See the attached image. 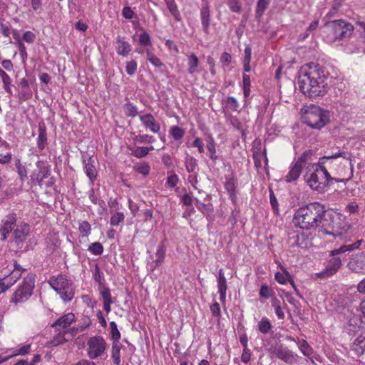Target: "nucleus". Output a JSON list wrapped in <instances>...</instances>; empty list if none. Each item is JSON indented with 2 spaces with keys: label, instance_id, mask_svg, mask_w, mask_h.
<instances>
[{
  "label": "nucleus",
  "instance_id": "dca6fc26",
  "mask_svg": "<svg viewBox=\"0 0 365 365\" xmlns=\"http://www.w3.org/2000/svg\"><path fill=\"white\" fill-rule=\"evenodd\" d=\"M217 289L220 294V299L224 302L226 299V292L227 289V280L224 275L223 269H220L217 277Z\"/></svg>",
  "mask_w": 365,
  "mask_h": 365
},
{
  "label": "nucleus",
  "instance_id": "7ed1b4c3",
  "mask_svg": "<svg viewBox=\"0 0 365 365\" xmlns=\"http://www.w3.org/2000/svg\"><path fill=\"white\" fill-rule=\"evenodd\" d=\"M312 168L314 171L312 173L307 172L304 176V180L312 190H316L319 193L326 192L328 187L333 184L334 181L337 182H344L346 183V182L350 179L339 180L332 178L322 160L318 161L317 164H313Z\"/></svg>",
  "mask_w": 365,
  "mask_h": 365
},
{
  "label": "nucleus",
  "instance_id": "a211bd4d",
  "mask_svg": "<svg viewBox=\"0 0 365 365\" xmlns=\"http://www.w3.org/2000/svg\"><path fill=\"white\" fill-rule=\"evenodd\" d=\"M165 252L166 247L164 243L162 242L158 245V250L155 253L156 259L153 260L150 264L152 272L154 271L157 267H158L163 263L165 257Z\"/></svg>",
  "mask_w": 365,
  "mask_h": 365
},
{
  "label": "nucleus",
  "instance_id": "3c124183",
  "mask_svg": "<svg viewBox=\"0 0 365 365\" xmlns=\"http://www.w3.org/2000/svg\"><path fill=\"white\" fill-rule=\"evenodd\" d=\"M137 69V63L135 61H130L126 63L125 71L128 75H133Z\"/></svg>",
  "mask_w": 365,
  "mask_h": 365
},
{
  "label": "nucleus",
  "instance_id": "39448f33",
  "mask_svg": "<svg viewBox=\"0 0 365 365\" xmlns=\"http://www.w3.org/2000/svg\"><path fill=\"white\" fill-rule=\"evenodd\" d=\"M16 225V215L14 213L6 216L0 224V240H6L11 233L9 242L12 247H18L23 242V230L14 229Z\"/></svg>",
  "mask_w": 365,
  "mask_h": 365
},
{
  "label": "nucleus",
  "instance_id": "4468645a",
  "mask_svg": "<svg viewBox=\"0 0 365 365\" xmlns=\"http://www.w3.org/2000/svg\"><path fill=\"white\" fill-rule=\"evenodd\" d=\"M140 120L143 125L149 128L153 133H157L160 129V125L156 122L154 116L151 113H147L140 116Z\"/></svg>",
  "mask_w": 365,
  "mask_h": 365
},
{
  "label": "nucleus",
  "instance_id": "5701e85b",
  "mask_svg": "<svg viewBox=\"0 0 365 365\" xmlns=\"http://www.w3.org/2000/svg\"><path fill=\"white\" fill-rule=\"evenodd\" d=\"M121 348H122V344L119 341L116 340V341H113L111 357H112L113 362L115 365H119L120 363V351Z\"/></svg>",
  "mask_w": 365,
  "mask_h": 365
},
{
  "label": "nucleus",
  "instance_id": "8fccbe9b",
  "mask_svg": "<svg viewBox=\"0 0 365 365\" xmlns=\"http://www.w3.org/2000/svg\"><path fill=\"white\" fill-rule=\"evenodd\" d=\"M135 139H136L137 142L140 143H151L155 141V138H153V136L149 135L147 134L139 135L136 136Z\"/></svg>",
  "mask_w": 365,
  "mask_h": 365
},
{
  "label": "nucleus",
  "instance_id": "f257e3e1",
  "mask_svg": "<svg viewBox=\"0 0 365 365\" xmlns=\"http://www.w3.org/2000/svg\"><path fill=\"white\" fill-rule=\"evenodd\" d=\"M293 222L296 227L305 230L321 227L324 234L344 242L351 241L352 236L350 225L341 220L337 214L328 212L327 207L319 202H310L297 209Z\"/></svg>",
  "mask_w": 365,
  "mask_h": 365
},
{
  "label": "nucleus",
  "instance_id": "c756f323",
  "mask_svg": "<svg viewBox=\"0 0 365 365\" xmlns=\"http://www.w3.org/2000/svg\"><path fill=\"white\" fill-rule=\"evenodd\" d=\"M258 327L259 331L263 334H268L272 328V325L270 321L267 317H263L261 319V321L259 322Z\"/></svg>",
  "mask_w": 365,
  "mask_h": 365
},
{
  "label": "nucleus",
  "instance_id": "774afa93",
  "mask_svg": "<svg viewBox=\"0 0 365 365\" xmlns=\"http://www.w3.org/2000/svg\"><path fill=\"white\" fill-rule=\"evenodd\" d=\"M210 310L213 316L219 317H220V307L217 302H215L211 307Z\"/></svg>",
  "mask_w": 365,
  "mask_h": 365
},
{
  "label": "nucleus",
  "instance_id": "aec40b11",
  "mask_svg": "<svg viewBox=\"0 0 365 365\" xmlns=\"http://www.w3.org/2000/svg\"><path fill=\"white\" fill-rule=\"evenodd\" d=\"M35 287V274H29L24 278V298L29 297L33 294V289Z\"/></svg>",
  "mask_w": 365,
  "mask_h": 365
},
{
  "label": "nucleus",
  "instance_id": "f704fd0d",
  "mask_svg": "<svg viewBox=\"0 0 365 365\" xmlns=\"http://www.w3.org/2000/svg\"><path fill=\"white\" fill-rule=\"evenodd\" d=\"M269 201H270V205L272 206V209L273 210L274 213L276 215H279V210L278 201H277V199L274 192L271 189L269 190Z\"/></svg>",
  "mask_w": 365,
  "mask_h": 365
},
{
  "label": "nucleus",
  "instance_id": "f3484780",
  "mask_svg": "<svg viewBox=\"0 0 365 365\" xmlns=\"http://www.w3.org/2000/svg\"><path fill=\"white\" fill-rule=\"evenodd\" d=\"M93 162L91 157L83 158V159L85 173L92 182L95 181L97 177V170L93 165Z\"/></svg>",
  "mask_w": 365,
  "mask_h": 365
},
{
  "label": "nucleus",
  "instance_id": "1a4fd4ad",
  "mask_svg": "<svg viewBox=\"0 0 365 365\" xmlns=\"http://www.w3.org/2000/svg\"><path fill=\"white\" fill-rule=\"evenodd\" d=\"M267 351L269 354L276 356L287 364L293 365L297 362L298 356L279 342L272 344Z\"/></svg>",
  "mask_w": 365,
  "mask_h": 365
},
{
  "label": "nucleus",
  "instance_id": "5fc2aeb1",
  "mask_svg": "<svg viewBox=\"0 0 365 365\" xmlns=\"http://www.w3.org/2000/svg\"><path fill=\"white\" fill-rule=\"evenodd\" d=\"M139 43L142 46H148L151 43L150 35L147 32H143L139 38Z\"/></svg>",
  "mask_w": 365,
  "mask_h": 365
},
{
  "label": "nucleus",
  "instance_id": "a18cd8bd",
  "mask_svg": "<svg viewBox=\"0 0 365 365\" xmlns=\"http://www.w3.org/2000/svg\"><path fill=\"white\" fill-rule=\"evenodd\" d=\"M135 170L140 174H142L144 176H146L149 174L150 168V165L147 163H141L138 165L135 166Z\"/></svg>",
  "mask_w": 365,
  "mask_h": 365
},
{
  "label": "nucleus",
  "instance_id": "9d476101",
  "mask_svg": "<svg viewBox=\"0 0 365 365\" xmlns=\"http://www.w3.org/2000/svg\"><path fill=\"white\" fill-rule=\"evenodd\" d=\"M93 278L95 281L99 284V286L102 287V290L101 291V294L103 302V309L107 314H108L111 311L110 305L113 304V300L111 298L110 292L108 287H106L103 285V274L101 271L100 267L98 264H96L93 273Z\"/></svg>",
  "mask_w": 365,
  "mask_h": 365
},
{
  "label": "nucleus",
  "instance_id": "0eeeda50",
  "mask_svg": "<svg viewBox=\"0 0 365 365\" xmlns=\"http://www.w3.org/2000/svg\"><path fill=\"white\" fill-rule=\"evenodd\" d=\"M48 282L63 302H71L73 299L75 288L73 282L66 275L61 274L56 277L52 276Z\"/></svg>",
  "mask_w": 365,
  "mask_h": 365
},
{
  "label": "nucleus",
  "instance_id": "412c9836",
  "mask_svg": "<svg viewBox=\"0 0 365 365\" xmlns=\"http://www.w3.org/2000/svg\"><path fill=\"white\" fill-rule=\"evenodd\" d=\"M303 166L300 164H298L297 162H296L290 168V170L289 171L288 174L286 175V181L288 182H291L293 181L297 180L302 170Z\"/></svg>",
  "mask_w": 365,
  "mask_h": 365
},
{
  "label": "nucleus",
  "instance_id": "864d4df0",
  "mask_svg": "<svg viewBox=\"0 0 365 365\" xmlns=\"http://www.w3.org/2000/svg\"><path fill=\"white\" fill-rule=\"evenodd\" d=\"M259 296L264 299H268L271 297V290L267 284H262L261 286Z\"/></svg>",
  "mask_w": 365,
  "mask_h": 365
},
{
  "label": "nucleus",
  "instance_id": "09e8293b",
  "mask_svg": "<svg viewBox=\"0 0 365 365\" xmlns=\"http://www.w3.org/2000/svg\"><path fill=\"white\" fill-rule=\"evenodd\" d=\"M46 135V128L44 123H39L38 140L47 141Z\"/></svg>",
  "mask_w": 365,
  "mask_h": 365
},
{
  "label": "nucleus",
  "instance_id": "bf43d9fd",
  "mask_svg": "<svg viewBox=\"0 0 365 365\" xmlns=\"http://www.w3.org/2000/svg\"><path fill=\"white\" fill-rule=\"evenodd\" d=\"M41 355L40 354H34L33 357L31 359L30 361H29V358L24 359V365H36L41 361Z\"/></svg>",
  "mask_w": 365,
  "mask_h": 365
},
{
  "label": "nucleus",
  "instance_id": "49530a36",
  "mask_svg": "<svg viewBox=\"0 0 365 365\" xmlns=\"http://www.w3.org/2000/svg\"><path fill=\"white\" fill-rule=\"evenodd\" d=\"M148 152L149 148L148 147H137L132 151V155L138 158H141L146 156L148 154Z\"/></svg>",
  "mask_w": 365,
  "mask_h": 365
},
{
  "label": "nucleus",
  "instance_id": "20e7f679",
  "mask_svg": "<svg viewBox=\"0 0 365 365\" xmlns=\"http://www.w3.org/2000/svg\"><path fill=\"white\" fill-rule=\"evenodd\" d=\"M363 243H364V240H358L354 243L344 245L339 248L331 250L329 252V257L331 258L327 262L325 269L319 272L318 276L319 277H329L334 275L341 266V259L339 255L346 252L357 250Z\"/></svg>",
  "mask_w": 365,
  "mask_h": 365
},
{
  "label": "nucleus",
  "instance_id": "b1692460",
  "mask_svg": "<svg viewBox=\"0 0 365 365\" xmlns=\"http://www.w3.org/2000/svg\"><path fill=\"white\" fill-rule=\"evenodd\" d=\"M166 6L170 14L173 15L175 21H180L181 16L180 13L178 10V5L176 4L175 0H166L165 1Z\"/></svg>",
  "mask_w": 365,
  "mask_h": 365
},
{
  "label": "nucleus",
  "instance_id": "6e6552de",
  "mask_svg": "<svg viewBox=\"0 0 365 365\" xmlns=\"http://www.w3.org/2000/svg\"><path fill=\"white\" fill-rule=\"evenodd\" d=\"M325 28L333 34L334 41H340L349 38L354 30V26L343 19L327 21Z\"/></svg>",
  "mask_w": 365,
  "mask_h": 365
},
{
  "label": "nucleus",
  "instance_id": "69168bd1",
  "mask_svg": "<svg viewBox=\"0 0 365 365\" xmlns=\"http://www.w3.org/2000/svg\"><path fill=\"white\" fill-rule=\"evenodd\" d=\"M91 324V319L88 317H84L83 318V322L79 323L78 324L80 331H83V330H85L87 327L90 326Z\"/></svg>",
  "mask_w": 365,
  "mask_h": 365
},
{
  "label": "nucleus",
  "instance_id": "7c9ffc66",
  "mask_svg": "<svg viewBox=\"0 0 365 365\" xmlns=\"http://www.w3.org/2000/svg\"><path fill=\"white\" fill-rule=\"evenodd\" d=\"M170 134L174 140H180L184 137L185 132L182 128L174 125L170 128Z\"/></svg>",
  "mask_w": 365,
  "mask_h": 365
},
{
  "label": "nucleus",
  "instance_id": "9b49d317",
  "mask_svg": "<svg viewBox=\"0 0 365 365\" xmlns=\"http://www.w3.org/2000/svg\"><path fill=\"white\" fill-rule=\"evenodd\" d=\"M87 354L91 359L101 356L107 349V343L101 336L91 337L87 341Z\"/></svg>",
  "mask_w": 365,
  "mask_h": 365
},
{
  "label": "nucleus",
  "instance_id": "13d9d810",
  "mask_svg": "<svg viewBox=\"0 0 365 365\" xmlns=\"http://www.w3.org/2000/svg\"><path fill=\"white\" fill-rule=\"evenodd\" d=\"M192 145L197 148L200 153H204V143L200 138H196L192 143Z\"/></svg>",
  "mask_w": 365,
  "mask_h": 365
},
{
  "label": "nucleus",
  "instance_id": "de8ad7c7",
  "mask_svg": "<svg viewBox=\"0 0 365 365\" xmlns=\"http://www.w3.org/2000/svg\"><path fill=\"white\" fill-rule=\"evenodd\" d=\"M226 107L233 110H237L239 107L237 99L232 96H229L225 100Z\"/></svg>",
  "mask_w": 365,
  "mask_h": 365
},
{
  "label": "nucleus",
  "instance_id": "79ce46f5",
  "mask_svg": "<svg viewBox=\"0 0 365 365\" xmlns=\"http://www.w3.org/2000/svg\"><path fill=\"white\" fill-rule=\"evenodd\" d=\"M125 216L123 212H117L110 217V223L112 226H118L124 220Z\"/></svg>",
  "mask_w": 365,
  "mask_h": 365
},
{
  "label": "nucleus",
  "instance_id": "603ef678",
  "mask_svg": "<svg viewBox=\"0 0 365 365\" xmlns=\"http://www.w3.org/2000/svg\"><path fill=\"white\" fill-rule=\"evenodd\" d=\"M23 299V288L21 285L19 286V289L14 294V297L11 299L12 302L17 304L21 302Z\"/></svg>",
  "mask_w": 365,
  "mask_h": 365
},
{
  "label": "nucleus",
  "instance_id": "052dcab7",
  "mask_svg": "<svg viewBox=\"0 0 365 365\" xmlns=\"http://www.w3.org/2000/svg\"><path fill=\"white\" fill-rule=\"evenodd\" d=\"M49 175V170L47 168H43V170H40L37 174V180L40 184L44 178H46Z\"/></svg>",
  "mask_w": 365,
  "mask_h": 365
},
{
  "label": "nucleus",
  "instance_id": "6ab92c4d",
  "mask_svg": "<svg viewBox=\"0 0 365 365\" xmlns=\"http://www.w3.org/2000/svg\"><path fill=\"white\" fill-rule=\"evenodd\" d=\"M116 50L118 55L127 56L131 51L130 43L125 41L123 37L118 36L116 39Z\"/></svg>",
  "mask_w": 365,
  "mask_h": 365
},
{
  "label": "nucleus",
  "instance_id": "72a5a7b5",
  "mask_svg": "<svg viewBox=\"0 0 365 365\" xmlns=\"http://www.w3.org/2000/svg\"><path fill=\"white\" fill-rule=\"evenodd\" d=\"M269 0H258L256 7V16L261 18L267 9Z\"/></svg>",
  "mask_w": 365,
  "mask_h": 365
},
{
  "label": "nucleus",
  "instance_id": "338daca9",
  "mask_svg": "<svg viewBox=\"0 0 365 365\" xmlns=\"http://www.w3.org/2000/svg\"><path fill=\"white\" fill-rule=\"evenodd\" d=\"M178 175L174 174L168 178L167 183L170 187H174L178 184Z\"/></svg>",
  "mask_w": 365,
  "mask_h": 365
},
{
  "label": "nucleus",
  "instance_id": "2eb2a0df",
  "mask_svg": "<svg viewBox=\"0 0 365 365\" xmlns=\"http://www.w3.org/2000/svg\"><path fill=\"white\" fill-rule=\"evenodd\" d=\"M75 319L74 314L69 312L58 318L51 324V327H56L57 330H59L61 328L64 329L69 327L75 321Z\"/></svg>",
  "mask_w": 365,
  "mask_h": 365
},
{
  "label": "nucleus",
  "instance_id": "c85d7f7f",
  "mask_svg": "<svg viewBox=\"0 0 365 365\" xmlns=\"http://www.w3.org/2000/svg\"><path fill=\"white\" fill-rule=\"evenodd\" d=\"M225 188L229 192L230 197L232 200L235 198V188H236V182L233 178H230L227 180L225 183Z\"/></svg>",
  "mask_w": 365,
  "mask_h": 365
},
{
  "label": "nucleus",
  "instance_id": "6e6d98bb",
  "mask_svg": "<svg viewBox=\"0 0 365 365\" xmlns=\"http://www.w3.org/2000/svg\"><path fill=\"white\" fill-rule=\"evenodd\" d=\"M232 61V56L230 53L224 52L220 56V62L224 67L227 66Z\"/></svg>",
  "mask_w": 365,
  "mask_h": 365
},
{
  "label": "nucleus",
  "instance_id": "4c0bfd02",
  "mask_svg": "<svg viewBox=\"0 0 365 365\" xmlns=\"http://www.w3.org/2000/svg\"><path fill=\"white\" fill-rule=\"evenodd\" d=\"M274 278L277 282H278L280 284H286L287 282H291V276L287 272H284L283 273H281L279 272H277L275 274Z\"/></svg>",
  "mask_w": 365,
  "mask_h": 365
},
{
  "label": "nucleus",
  "instance_id": "e2e57ef3",
  "mask_svg": "<svg viewBox=\"0 0 365 365\" xmlns=\"http://www.w3.org/2000/svg\"><path fill=\"white\" fill-rule=\"evenodd\" d=\"M285 298L289 304L297 307L299 304V302L294 298V297L289 292L283 291Z\"/></svg>",
  "mask_w": 365,
  "mask_h": 365
},
{
  "label": "nucleus",
  "instance_id": "e433bc0d",
  "mask_svg": "<svg viewBox=\"0 0 365 365\" xmlns=\"http://www.w3.org/2000/svg\"><path fill=\"white\" fill-rule=\"evenodd\" d=\"M125 109V115L128 117L134 118L138 115V112L136 106H135L132 103L128 102L124 106Z\"/></svg>",
  "mask_w": 365,
  "mask_h": 365
},
{
  "label": "nucleus",
  "instance_id": "58836bf2",
  "mask_svg": "<svg viewBox=\"0 0 365 365\" xmlns=\"http://www.w3.org/2000/svg\"><path fill=\"white\" fill-rule=\"evenodd\" d=\"M88 250L93 255H100L103 252V247L100 242H96L89 246Z\"/></svg>",
  "mask_w": 365,
  "mask_h": 365
},
{
  "label": "nucleus",
  "instance_id": "ddd939ff",
  "mask_svg": "<svg viewBox=\"0 0 365 365\" xmlns=\"http://www.w3.org/2000/svg\"><path fill=\"white\" fill-rule=\"evenodd\" d=\"M200 20L204 33L208 34L211 22V15L209 3L207 1H205L202 4L200 9Z\"/></svg>",
  "mask_w": 365,
  "mask_h": 365
},
{
  "label": "nucleus",
  "instance_id": "f8f14e48",
  "mask_svg": "<svg viewBox=\"0 0 365 365\" xmlns=\"http://www.w3.org/2000/svg\"><path fill=\"white\" fill-rule=\"evenodd\" d=\"M349 270L357 274H365V252L352 255L347 264Z\"/></svg>",
  "mask_w": 365,
  "mask_h": 365
},
{
  "label": "nucleus",
  "instance_id": "0e129e2a",
  "mask_svg": "<svg viewBox=\"0 0 365 365\" xmlns=\"http://www.w3.org/2000/svg\"><path fill=\"white\" fill-rule=\"evenodd\" d=\"M89 199L93 204H98L100 205H102V204H104L103 200H99L97 197V196L95 195L93 189H91L89 192Z\"/></svg>",
  "mask_w": 365,
  "mask_h": 365
},
{
  "label": "nucleus",
  "instance_id": "a19ab883",
  "mask_svg": "<svg viewBox=\"0 0 365 365\" xmlns=\"http://www.w3.org/2000/svg\"><path fill=\"white\" fill-rule=\"evenodd\" d=\"M0 77L2 79V81L4 85V88L6 91L11 93V89H10V83H11V79L9 75L2 69L0 68Z\"/></svg>",
  "mask_w": 365,
  "mask_h": 365
},
{
  "label": "nucleus",
  "instance_id": "2f4dec72",
  "mask_svg": "<svg viewBox=\"0 0 365 365\" xmlns=\"http://www.w3.org/2000/svg\"><path fill=\"white\" fill-rule=\"evenodd\" d=\"M299 349L305 356H310L313 354V349L306 340H302L297 343Z\"/></svg>",
  "mask_w": 365,
  "mask_h": 365
},
{
  "label": "nucleus",
  "instance_id": "473e14b6",
  "mask_svg": "<svg viewBox=\"0 0 365 365\" xmlns=\"http://www.w3.org/2000/svg\"><path fill=\"white\" fill-rule=\"evenodd\" d=\"M13 276H7L0 279V294L6 292L9 287H11L15 280H12Z\"/></svg>",
  "mask_w": 365,
  "mask_h": 365
},
{
  "label": "nucleus",
  "instance_id": "f03ea898",
  "mask_svg": "<svg viewBox=\"0 0 365 365\" xmlns=\"http://www.w3.org/2000/svg\"><path fill=\"white\" fill-rule=\"evenodd\" d=\"M329 73L322 66L314 62L301 67L298 76L300 91L310 98L325 96L329 88Z\"/></svg>",
  "mask_w": 365,
  "mask_h": 365
},
{
  "label": "nucleus",
  "instance_id": "680f3d73",
  "mask_svg": "<svg viewBox=\"0 0 365 365\" xmlns=\"http://www.w3.org/2000/svg\"><path fill=\"white\" fill-rule=\"evenodd\" d=\"M252 352L248 348L243 349V352L241 356V360L244 363H247L250 361Z\"/></svg>",
  "mask_w": 365,
  "mask_h": 365
},
{
  "label": "nucleus",
  "instance_id": "bb28decb",
  "mask_svg": "<svg viewBox=\"0 0 365 365\" xmlns=\"http://www.w3.org/2000/svg\"><path fill=\"white\" fill-rule=\"evenodd\" d=\"M185 164L186 170L188 173H195L196 169L197 168V160L194 157L190 156L188 154L185 158Z\"/></svg>",
  "mask_w": 365,
  "mask_h": 365
},
{
  "label": "nucleus",
  "instance_id": "ea45409f",
  "mask_svg": "<svg viewBox=\"0 0 365 365\" xmlns=\"http://www.w3.org/2000/svg\"><path fill=\"white\" fill-rule=\"evenodd\" d=\"M147 59L155 67H161L163 63L160 59L150 51L146 52Z\"/></svg>",
  "mask_w": 365,
  "mask_h": 365
},
{
  "label": "nucleus",
  "instance_id": "cd10ccee",
  "mask_svg": "<svg viewBox=\"0 0 365 365\" xmlns=\"http://www.w3.org/2000/svg\"><path fill=\"white\" fill-rule=\"evenodd\" d=\"M188 69L187 71L190 74H193L195 72V69L199 66V59L195 53H192L188 57Z\"/></svg>",
  "mask_w": 365,
  "mask_h": 365
},
{
  "label": "nucleus",
  "instance_id": "37998d69",
  "mask_svg": "<svg viewBox=\"0 0 365 365\" xmlns=\"http://www.w3.org/2000/svg\"><path fill=\"white\" fill-rule=\"evenodd\" d=\"M110 335H111V339L113 340V341H119L120 338V333L118 329V327H117V324L115 322H111L110 323Z\"/></svg>",
  "mask_w": 365,
  "mask_h": 365
},
{
  "label": "nucleus",
  "instance_id": "4d7b16f0",
  "mask_svg": "<svg viewBox=\"0 0 365 365\" xmlns=\"http://www.w3.org/2000/svg\"><path fill=\"white\" fill-rule=\"evenodd\" d=\"M122 15L125 19L130 20L135 16V13L130 7L125 6L122 11Z\"/></svg>",
  "mask_w": 365,
  "mask_h": 365
},
{
  "label": "nucleus",
  "instance_id": "393cba45",
  "mask_svg": "<svg viewBox=\"0 0 365 365\" xmlns=\"http://www.w3.org/2000/svg\"><path fill=\"white\" fill-rule=\"evenodd\" d=\"M314 158H316V152L313 150H307L299 157L297 162L303 166L307 162L312 161Z\"/></svg>",
  "mask_w": 365,
  "mask_h": 365
},
{
  "label": "nucleus",
  "instance_id": "423d86ee",
  "mask_svg": "<svg viewBox=\"0 0 365 365\" xmlns=\"http://www.w3.org/2000/svg\"><path fill=\"white\" fill-rule=\"evenodd\" d=\"M329 113L315 105L305 109L302 118L304 123L314 129H320L329 122Z\"/></svg>",
  "mask_w": 365,
  "mask_h": 365
},
{
  "label": "nucleus",
  "instance_id": "a878e982",
  "mask_svg": "<svg viewBox=\"0 0 365 365\" xmlns=\"http://www.w3.org/2000/svg\"><path fill=\"white\" fill-rule=\"evenodd\" d=\"M352 349L358 354H362L365 351V337L359 336L352 344Z\"/></svg>",
  "mask_w": 365,
  "mask_h": 365
},
{
  "label": "nucleus",
  "instance_id": "4be33fe9",
  "mask_svg": "<svg viewBox=\"0 0 365 365\" xmlns=\"http://www.w3.org/2000/svg\"><path fill=\"white\" fill-rule=\"evenodd\" d=\"M206 148L208 150L210 158L215 162L217 159L216 143L212 135H209L206 138Z\"/></svg>",
  "mask_w": 365,
  "mask_h": 365
},
{
  "label": "nucleus",
  "instance_id": "c9c22d12",
  "mask_svg": "<svg viewBox=\"0 0 365 365\" xmlns=\"http://www.w3.org/2000/svg\"><path fill=\"white\" fill-rule=\"evenodd\" d=\"M78 230L82 237H88L91 234V226L87 221H83L79 223Z\"/></svg>",
  "mask_w": 365,
  "mask_h": 365
},
{
  "label": "nucleus",
  "instance_id": "c03bdc74",
  "mask_svg": "<svg viewBox=\"0 0 365 365\" xmlns=\"http://www.w3.org/2000/svg\"><path fill=\"white\" fill-rule=\"evenodd\" d=\"M227 4L232 12L240 13L242 11V5L239 0H228Z\"/></svg>",
  "mask_w": 365,
  "mask_h": 365
}]
</instances>
